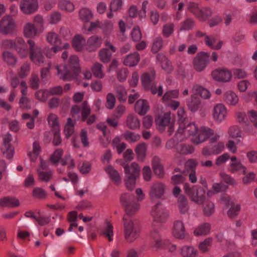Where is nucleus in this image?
Here are the masks:
<instances>
[{
  "label": "nucleus",
  "instance_id": "nucleus-1",
  "mask_svg": "<svg viewBox=\"0 0 257 257\" xmlns=\"http://www.w3.org/2000/svg\"><path fill=\"white\" fill-rule=\"evenodd\" d=\"M213 134V130L207 126H203L198 128L194 123H181L177 129L176 137L179 140L184 141L192 136V142L198 145L209 139Z\"/></svg>",
  "mask_w": 257,
  "mask_h": 257
},
{
  "label": "nucleus",
  "instance_id": "nucleus-2",
  "mask_svg": "<svg viewBox=\"0 0 257 257\" xmlns=\"http://www.w3.org/2000/svg\"><path fill=\"white\" fill-rule=\"evenodd\" d=\"M55 68L61 79L71 80L80 71L79 58L77 55H71L68 59L67 66L57 65Z\"/></svg>",
  "mask_w": 257,
  "mask_h": 257
},
{
  "label": "nucleus",
  "instance_id": "nucleus-3",
  "mask_svg": "<svg viewBox=\"0 0 257 257\" xmlns=\"http://www.w3.org/2000/svg\"><path fill=\"white\" fill-rule=\"evenodd\" d=\"M123 228L124 238L127 242H134L139 238L140 230L132 218L124 216Z\"/></svg>",
  "mask_w": 257,
  "mask_h": 257
},
{
  "label": "nucleus",
  "instance_id": "nucleus-4",
  "mask_svg": "<svg viewBox=\"0 0 257 257\" xmlns=\"http://www.w3.org/2000/svg\"><path fill=\"white\" fill-rule=\"evenodd\" d=\"M27 43L29 46L30 59L31 61L36 65H42L45 61V58L42 48L31 39L28 40Z\"/></svg>",
  "mask_w": 257,
  "mask_h": 257
},
{
  "label": "nucleus",
  "instance_id": "nucleus-5",
  "mask_svg": "<svg viewBox=\"0 0 257 257\" xmlns=\"http://www.w3.org/2000/svg\"><path fill=\"white\" fill-rule=\"evenodd\" d=\"M120 202L126 213L124 216H127L128 218H130V215L135 214L140 208V203L132 201V197L128 193H125L121 195Z\"/></svg>",
  "mask_w": 257,
  "mask_h": 257
},
{
  "label": "nucleus",
  "instance_id": "nucleus-6",
  "mask_svg": "<svg viewBox=\"0 0 257 257\" xmlns=\"http://www.w3.org/2000/svg\"><path fill=\"white\" fill-rule=\"evenodd\" d=\"M211 114L214 122L220 123L224 121L227 117V109L223 103H217L212 106Z\"/></svg>",
  "mask_w": 257,
  "mask_h": 257
},
{
  "label": "nucleus",
  "instance_id": "nucleus-7",
  "mask_svg": "<svg viewBox=\"0 0 257 257\" xmlns=\"http://www.w3.org/2000/svg\"><path fill=\"white\" fill-rule=\"evenodd\" d=\"M167 187L165 183L160 181L153 183L150 188L149 195L151 200L162 199L165 196Z\"/></svg>",
  "mask_w": 257,
  "mask_h": 257
},
{
  "label": "nucleus",
  "instance_id": "nucleus-8",
  "mask_svg": "<svg viewBox=\"0 0 257 257\" xmlns=\"http://www.w3.org/2000/svg\"><path fill=\"white\" fill-rule=\"evenodd\" d=\"M209 53L206 52L198 53L193 60V66L195 71L201 72L205 70L209 62Z\"/></svg>",
  "mask_w": 257,
  "mask_h": 257
},
{
  "label": "nucleus",
  "instance_id": "nucleus-9",
  "mask_svg": "<svg viewBox=\"0 0 257 257\" xmlns=\"http://www.w3.org/2000/svg\"><path fill=\"white\" fill-rule=\"evenodd\" d=\"M212 78L219 82H229L232 78L231 71L225 67H219L213 70L211 74Z\"/></svg>",
  "mask_w": 257,
  "mask_h": 257
},
{
  "label": "nucleus",
  "instance_id": "nucleus-10",
  "mask_svg": "<svg viewBox=\"0 0 257 257\" xmlns=\"http://www.w3.org/2000/svg\"><path fill=\"white\" fill-rule=\"evenodd\" d=\"M151 215L154 221L158 223L165 222L168 216V211L160 202L157 203L151 211Z\"/></svg>",
  "mask_w": 257,
  "mask_h": 257
},
{
  "label": "nucleus",
  "instance_id": "nucleus-11",
  "mask_svg": "<svg viewBox=\"0 0 257 257\" xmlns=\"http://www.w3.org/2000/svg\"><path fill=\"white\" fill-rule=\"evenodd\" d=\"M221 202L228 208L227 211L228 217L233 218L238 215L241 208L239 204L235 203L230 196L227 195L222 197Z\"/></svg>",
  "mask_w": 257,
  "mask_h": 257
},
{
  "label": "nucleus",
  "instance_id": "nucleus-12",
  "mask_svg": "<svg viewBox=\"0 0 257 257\" xmlns=\"http://www.w3.org/2000/svg\"><path fill=\"white\" fill-rule=\"evenodd\" d=\"M16 27L14 19L10 15H6L0 20V32L3 35L12 34Z\"/></svg>",
  "mask_w": 257,
  "mask_h": 257
},
{
  "label": "nucleus",
  "instance_id": "nucleus-13",
  "mask_svg": "<svg viewBox=\"0 0 257 257\" xmlns=\"http://www.w3.org/2000/svg\"><path fill=\"white\" fill-rule=\"evenodd\" d=\"M158 129L161 131H164L166 126L169 127V135H172L174 131V124L171 122V113L167 112L163 115L159 117L156 120Z\"/></svg>",
  "mask_w": 257,
  "mask_h": 257
},
{
  "label": "nucleus",
  "instance_id": "nucleus-14",
  "mask_svg": "<svg viewBox=\"0 0 257 257\" xmlns=\"http://www.w3.org/2000/svg\"><path fill=\"white\" fill-rule=\"evenodd\" d=\"M38 8L37 0H22L20 4L21 11L25 15H31L35 13Z\"/></svg>",
  "mask_w": 257,
  "mask_h": 257
},
{
  "label": "nucleus",
  "instance_id": "nucleus-15",
  "mask_svg": "<svg viewBox=\"0 0 257 257\" xmlns=\"http://www.w3.org/2000/svg\"><path fill=\"white\" fill-rule=\"evenodd\" d=\"M185 191L187 193L191 200L197 204H202L204 201V196L203 194H201V189H197L194 187L191 189L187 184L185 185Z\"/></svg>",
  "mask_w": 257,
  "mask_h": 257
},
{
  "label": "nucleus",
  "instance_id": "nucleus-16",
  "mask_svg": "<svg viewBox=\"0 0 257 257\" xmlns=\"http://www.w3.org/2000/svg\"><path fill=\"white\" fill-rule=\"evenodd\" d=\"M43 29H39L37 26L31 22L25 24L23 27L24 36L27 38H34L43 33Z\"/></svg>",
  "mask_w": 257,
  "mask_h": 257
},
{
  "label": "nucleus",
  "instance_id": "nucleus-17",
  "mask_svg": "<svg viewBox=\"0 0 257 257\" xmlns=\"http://www.w3.org/2000/svg\"><path fill=\"white\" fill-rule=\"evenodd\" d=\"M102 42L101 37L96 35L92 36L86 41V50L95 51L101 46Z\"/></svg>",
  "mask_w": 257,
  "mask_h": 257
},
{
  "label": "nucleus",
  "instance_id": "nucleus-18",
  "mask_svg": "<svg viewBox=\"0 0 257 257\" xmlns=\"http://www.w3.org/2000/svg\"><path fill=\"white\" fill-rule=\"evenodd\" d=\"M151 236L153 240V247L157 249L165 247L169 243V240L162 239L160 233L156 230H154L151 232Z\"/></svg>",
  "mask_w": 257,
  "mask_h": 257
},
{
  "label": "nucleus",
  "instance_id": "nucleus-19",
  "mask_svg": "<svg viewBox=\"0 0 257 257\" xmlns=\"http://www.w3.org/2000/svg\"><path fill=\"white\" fill-rule=\"evenodd\" d=\"M173 236L178 239H183L186 236V230L184 223L180 220L174 222L172 230Z\"/></svg>",
  "mask_w": 257,
  "mask_h": 257
},
{
  "label": "nucleus",
  "instance_id": "nucleus-20",
  "mask_svg": "<svg viewBox=\"0 0 257 257\" xmlns=\"http://www.w3.org/2000/svg\"><path fill=\"white\" fill-rule=\"evenodd\" d=\"M122 166L124 169L125 176L135 177L136 178L139 176L141 168L137 163L134 162L129 166L125 163H122Z\"/></svg>",
  "mask_w": 257,
  "mask_h": 257
},
{
  "label": "nucleus",
  "instance_id": "nucleus-21",
  "mask_svg": "<svg viewBox=\"0 0 257 257\" xmlns=\"http://www.w3.org/2000/svg\"><path fill=\"white\" fill-rule=\"evenodd\" d=\"M204 41L206 45L213 50H220L224 45L223 41L217 40L212 36L205 35Z\"/></svg>",
  "mask_w": 257,
  "mask_h": 257
},
{
  "label": "nucleus",
  "instance_id": "nucleus-22",
  "mask_svg": "<svg viewBox=\"0 0 257 257\" xmlns=\"http://www.w3.org/2000/svg\"><path fill=\"white\" fill-rule=\"evenodd\" d=\"M86 41L84 37L80 35H76L72 40V46L77 52L86 50Z\"/></svg>",
  "mask_w": 257,
  "mask_h": 257
},
{
  "label": "nucleus",
  "instance_id": "nucleus-23",
  "mask_svg": "<svg viewBox=\"0 0 257 257\" xmlns=\"http://www.w3.org/2000/svg\"><path fill=\"white\" fill-rule=\"evenodd\" d=\"M16 42L17 45L16 50L19 57L22 58H26L28 56L29 51L25 41L22 37H18L16 38Z\"/></svg>",
  "mask_w": 257,
  "mask_h": 257
},
{
  "label": "nucleus",
  "instance_id": "nucleus-24",
  "mask_svg": "<svg viewBox=\"0 0 257 257\" xmlns=\"http://www.w3.org/2000/svg\"><path fill=\"white\" fill-rule=\"evenodd\" d=\"M157 63L161 66L162 68L167 73L172 72L173 67L171 62L163 54L159 53L157 56Z\"/></svg>",
  "mask_w": 257,
  "mask_h": 257
},
{
  "label": "nucleus",
  "instance_id": "nucleus-25",
  "mask_svg": "<svg viewBox=\"0 0 257 257\" xmlns=\"http://www.w3.org/2000/svg\"><path fill=\"white\" fill-rule=\"evenodd\" d=\"M223 100L229 105L235 106L239 101L237 94L232 90L226 91L223 94Z\"/></svg>",
  "mask_w": 257,
  "mask_h": 257
},
{
  "label": "nucleus",
  "instance_id": "nucleus-26",
  "mask_svg": "<svg viewBox=\"0 0 257 257\" xmlns=\"http://www.w3.org/2000/svg\"><path fill=\"white\" fill-rule=\"evenodd\" d=\"M140 60V55L138 52L130 54L124 57L122 60L123 64L128 67L136 66Z\"/></svg>",
  "mask_w": 257,
  "mask_h": 257
},
{
  "label": "nucleus",
  "instance_id": "nucleus-27",
  "mask_svg": "<svg viewBox=\"0 0 257 257\" xmlns=\"http://www.w3.org/2000/svg\"><path fill=\"white\" fill-rule=\"evenodd\" d=\"M149 108L148 102L143 99L138 100L135 105L136 112L141 115L145 114L149 111Z\"/></svg>",
  "mask_w": 257,
  "mask_h": 257
},
{
  "label": "nucleus",
  "instance_id": "nucleus-28",
  "mask_svg": "<svg viewBox=\"0 0 257 257\" xmlns=\"http://www.w3.org/2000/svg\"><path fill=\"white\" fill-rule=\"evenodd\" d=\"M19 205V200L15 197L7 196L0 199V205L4 207L15 208Z\"/></svg>",
  "mask_w": 257,
  "mask_h": 257
},
{
  "label": "nucleus",
  "instance_id": "nucleus-29",
  "mask_svg": "<svg viewBox=\"0 0 257 257\" xmlns=\"http://www.w3.org/2000/svg\"><path fill=\"white\" fill-rule=\"evenodd\" d=\"M228 170L231 173H238L240 174H245L247 172V168L241 163V161L230 163L228 166Z\"/></svg>",
  "mask_w": 257,
  "mask_h": 257
},
{
  "label": "nucleus",
  "instance_id": "nucleus-30",
  "mask_svg": "<svg viewBox=\"0 0 257 257\" xmlns=\"http://www.w3.org/2000/svg\"><path fill=\"white\" fill-rule=\"evenodd\" d=\"M126 126L130 129L136 130L140 127V121L138 117L134 114H129L125 120Z\"/></svg>",
  "mask_w": 257,
  "mask_h": 257
},
{
  "label": "nucleus",
  "instance_id": "nucleus-31",
  "mask_svg": "<svg viewBox=\"0 0 257 257\" xmlns=\"http://www.w3.org/2000/svg\"><path fill=\"white\" fill-rule=\"evenodd\" d=\"M155 78V73L151 71L149 73H144L141 76V82L145 89H149L152 85V83Z\"/></svg>",
  "mask_w": 257,
  "mask_h": 257
},
{
  "label": "nucleus",
  "instance_id": "nucleus-32",
  "mask_svg": "<svg viewBox=\"0 0 257 257\" xmlns=\"http://www.w3.org/2000/svg\"><path fill=\"white\" fill-rule=\"evenodd\" d=\"M105 171L114 184L117 185L120 183L121 179L119 173L111 166L106 167Z\"/></svg>",
  "mask_w": 257,
  "mask_h": 257
},
{
  "label": "nucleus",
  "instance_id": "nucleus-33",
  "mask_svg": "<svg viewBox=\"0 0 257 257\" xmlns=\"http://www.w3.org/2000/svg\"><path fill=\"white\" fill-rule=\"evenodd\" d=\"M2 58L4 62L9 66H14L18 62L17 57L9 51H5L2 53Z\"/></svg>",
  "mask_w": 257,
  "mask_h": 257
},
{
  "label": "nucleus",
  "instance_id": "nucleus-34",
  "mask_svg": "<svg viewBox=\"0 0 257 257\" xmlns=\"http://www.w3.org/2000/svg\"><path fill=\"white\" fill-rule=\"evenodd\" d=\"M197 249L192 246L185 245L180 249V254L182 257H197Z\"/></svg>",
  "mask_w": 257,
  "mask_h": 257
},
{
  "label": "nucleus",
  "instance_id": "nucleus-35",
  "mask_svg": "<svg viewBox=\"0 0 257 257\" xmlns=\"http://www.w3.org/2000/svg\"><path fill=\"white\" fill-rule=\"evenodd\" d=\"M102 64L99 62H95L91 67V70L93 75L97 78L102 79L104 77Z\"/></svg>",
  "mask_w": 257,
  "mask_h": 257
},
{
  "label": "nucleus",
  "instance_id": "nucleus-36",
  "mask_svg": "<svg viewBox=\"0 0 257 257\" xmlns=\"http://www.w3.org/2000/svg\"><path fill=\"white\" fill-rule=\"evenodd\" d=\"M189 109L192 112L196 111L199 108L200 99L195 95H192L187 101Z\"/></svg>",
  "mask_w": 257,
  "mask_h": 257
},
{
  "label": "nucleus",
  "instance_id": "nucleus-37",
  "mask_svg": "<svg viewBox=\"0 0 257 257\" xmlns=\"http://www.w3.org/2000/svg\"><path fill=\"white\" fill-rule=\"evenodd\" d=\"M45 38L48 43L52 45H55L61 42V38L58 34L53 31L47 32L45 35Z\"/></svg>",
  "mask_w": 257,
  "mask_h": 257
},
{
  "label": "nucleus",
  "instance_id": "nucleus-38",
  "mask_svg": "<svg viewBox=\"0 0 257 257\" xmlns=\"http://www.w3.org/2000/svg\"><path fill=\"white\" fill-rule=\"evenodd\" d=\"M210 225L208 223L201 224L198 226L194 231V234L196 236L205 235L209 233Z\"/></svg>",
  "mask_w": 257,
  "mask_h": 257
},
{
  "label": "nucleus",
  "instance_id": "nucleus-39",
  "mask_svg": "<svg viewBox=\"0 0 257 257\" xmlns=\"http://www.w3.org/2000/svg\"><path fill=\"white\" fill-rule=\"evenodd\" d=\"M102 234L107 238L109 241H112L113 236V226L110 222H106L105 223L102 230Z\"/></svg>",
  "mask_w": 257,
  "mask_h": 257
},
{
  "label": "nucleus",
  "instance_id": "nucleus-40",
  "mask_svg": "<svg viewBox=\"0 0 257 257\" xmlns=\"http://www.w3.org/2000/svg\"><path fill=\"white\" fill-rule=\"evenodd\" d=\"M58 8L63 11L72 12L74 10V4L69 0H61L58 4Z\"/></svg>",
  "mask_w": 257,
  "mask_h": 257
},
{
  "label": "nucleus",
  "instance_id": "nucleus-41",
  "mask_svg": "<svg viewBox=\"0 0 257 257\" xmlns=\"http://www.w3.org/2000/svg\"><path fill=\"white\" fill-rule=\"evenodd\" d=\"M193 90L204 99H208L211 97L210 92L206 88L199 85H195L192 88Z\"/></svg>",
  "mask_w": 257,
  "mask_h": 257
},
{
  "label": "nucleus",
  "instance_id": "nucleus-42",
  "mask_svg": "<svg viewBox=\"0 0 257 257\" xmlns=\"http://www.w3.org/2000/svg\"><path fill=\"white\" fill-rule=\"evenodd\" d=\"M93 16L91 11L88 8H83L79 11V18L84 23L89 22L93 18Z\"/></svg>",
  "mask_w": 257,
  "mask_h": 257
},
{
  "label": "nucleus",
  "instance_id": "nucleus-43",
  "mask_svg": "<svg viewBox=\"0 0 257 257\" xmlns=\"http://www.w3.org/2000/svg\"><path fill=\"white\" fill-rule=\"evenodd\" d=\"M194 147L192 145L185 144H180L176 148L177 152L183 155L192 154L194 152Z\"/></svg>",
  "mask_w": 257,
  "mask_h": 257
},
{
  "label": "nucleus",
  "instance_id": "nucleus-44",
  "mask_svg": "<svg viewBox=\"0 0 257 257\" xmlns=\"http://www.w3.org/2000/svg\"><path fill=\"white\" fill-rule=\"evenodd\" d=\"M38 179L43 182H49L53 176V172L50 170H41L37 169Z\"/></svg>",
  "mask_w": 257,
  "mask_h": 257
},
{
  "label": "nucleus",
  "instance_id": "nucleus-45",
  "mask_svg": "<svg viewBox=\"0 0 257 257\" xmlns=\"http://www.w3.org/2000/svg\"><path fill=\"white\" fill-rule=\"evenodd\" d=\"M147 147L145 143H141L136 147L135 152L138 159L143 161L146 156Z\"/></svg>",
  "mask_w": 257,
  "mask_h": 257
},
{
  "label": "nucleus",
  "instance_id": "nucleus-46",
  "mask_svg": "<svg viewBox=\"0 0 257 257\" xmlns=\"http://www.w3.org/2000/svg\"><path fill=\"white\" fill-rule=\"evenodd\" d=\"M177 203L179 209L182 213H185L188 211V201L184 195H181L178 197Z\"/></svg>",
  "mask_w": 257,
  "mask_h": 257
},
{
  "label": "nucleus",
  "instance_id": "nucleus-47",
  "mask_svg": "<svg viewBox=\"0 0 257 257\" xmlns=\"http://www.w3.org/2000/svg\"><path fill=\"white\" fill-rule=\"evenodd\" d=\"M41 151V147L39 144L37 142H34L33 145V150L29 154L30 159L32 162H34L37 160Z\"/></svg>",
  "mask_w": 257,
  "mask_h": 257
},
{
  "label": "nucleus",
  "instance_id": "nucleus-48",
  "mask_svg": "<svg viewBox=\"0 0 257 257\" xmlns=\"http://www.w3.org/2000/svg\"><path fill=\"white\" fill-rule=\"evenodd\" d=\"M115 92L118 99L120 101H125L127 98V91L122 85H118L115 89Z\"/></svg>",
  "mask_w": 257,
  "mask_h": 257
},
{
  "label": "nucleus",
  "instance_id": "nucleus-49",
  "mask_svg": "<svg viewBox=\"0 0 257 257\" xmlns=\"http://www.w3.org/2000/svg\"><path fill=\"white\" fill-rule=\"evenodd\" d=\"M111 56V53L107 48L101 49L98 53L99 60L103 63H108L110 61Z\"/></svg>",
  "mask_w": 257,
  "mask_h": 257
},
{
  "label": "nucleus",
  "instance_id": "nucleus-50",
  "mask_svg": "<svg viewBox=\"0 0 257 257\" xmlns=\"http://www.w3.org/2000/svg\"><path fill=\"white\" fill-rule=\"evenodd\" d=\"M47 120L48 124L54 131H59L58 118L56 114L50 113L48 115Z\"/></svg>",
  "mask_w": 257,
  "mask_h": 257
},
{
  "label": "nucleus",
  "instance_id": "nucleus-51",
  "mask_svg": "<svg viewBox=\"0 0 257 257\" xmlns=\"http://www.w3.org/2000/svg\"><path fill=\"white\" fill-rule=\"evenodd\" d=\"M152 165L155 174L159 178L163 177L164 174V171L160 161L158 159L154 160L153 162Z\"/></svg>",
  "mask_w": 257,
  "mask_h": 257
},
{
  "label": "nucleus",
  "instance_id": "nucleus-52",
  "mask_svg": "<svg viewBox=\"0 0 257 257\" xmlns=\"http://www.w3.org/2000/svg\"><path fill=\"white\" fill-rule=\"evenodd\" d=\"M228 134L230 138L236 139L242 137V131L238 126L233 125L229 128Z\"/></svg>",
  "mask_w": 257,
  "mask_h": 257
},
{
  "label": "nucleus",
  "instance_id": "nucleus-53",
  "mask_svg": "<svg viewBox=\"0 0 257 257\" xmlns=\"http://www.w3.org/2000/svg\"><path fill=\"white\" fill-rule=\"evenodd\" d=\"M194 26V21L192 18H187L180 23L179 31H186L192 29Z\"/></svg>",
  "mask_w": 257,
  "mask_h": 257
},
{
  "label": "nucleus",
  "instance_id": "nucleus-54",
  "mask_svg": "<svg viewBox=\"0 0 257 257\" xmlns=\"http://www.w3.org/2000/svg\"><path fill=\"white\" fill-rule=\"evenodd\" d=\"M2 152L4 157L8 160H11L15 154V149L13 146H2Z\"/></svg>",
  "mask_w": 257,
  "mask_h": 257
},
{
  "label": "nucleus",
  "instance_id": "nucleus-55",
  "mask_svg": "<svg viewBox=\"0 0 257 257\" xmlns=\"http://www.w3.org/2000/svg\"><path fill=\"white\" fill-rule=\"evenodd\" d=\"M212 11L210 8H204L200 9L197 15V18L200 21H204L207 20L211 15Z\"/></svg>",
  "mask_w": 257,
  "mask_h": 257
},
{
  "label": "nucleus",
  "instance_id": "nucleus-56",
  "mask_svg": "<svg viewBox=\"0 0 257 257\" xmlns=\"http://www.w3.org/2000/svg\"><path fill=\"white\" fill-rule=\"evenodd\" d=\"M203 211L206 216H211L215 211V206L213 202L208 201L203 205Z\"/></svg>",
  "mask_w": 257,
  "mask_h": 257
},
{
  "label": "nucleus",
  "instance_id": "nucleus-57",
  "mask_svg": "<svg viewBox=\"0 0 257 257\" xmlns=\"http://www.w3.org/2000/svg\"><path fill=\"white\" fill-rule=\"evenodd\" d=\"M60 51L61 49L60 46L55 45L51 48L49 47H46L44 50V52L45 55L48 58H52L57 53Z\"/></svg>",
  "mask_w": 257,
  "mask_h": 257
},
{
  "label": "nucleus",
  "instance_id": "nucleus-58",
  "mask_svg": "<svg viewBox=\"0 0 257 257\" xmlns=\"http://www.w3.org/2000/svg\"><path fill=\"white\" fill-rule=\"evenodd\" d=\"M212 241V239L211 238H207L200 242L198 245V248L200 250L203 252L208 251L211 246Z\"/></svg>",
  "mask_w": 257,
  "mask_h": 257
},
{
  "label": "nucleus",
  "instance_id": "nucleus-59",
  "mask_svg": "<svg viewBox=\"0 0 257 257\" xmlns=\"http://www.w3.org/2000/svg\"><path fill=\"white\" fill-rule=\"evenodd\" d=\"M61 14L55 11L48 16L47 20L51 24H56L61 21Z\"/></svg>",
  "mask_w": 257,
  "mask_h": 257
},
{
  "label": "nucleus",
  "instance_id": "nucleus-60",
  "mask_svg": "<svg viewBox=\"0 0 257 257\" xmlns=\"http://www.w3.org/2000/svg\"><path fill=\"white\" fill-rule=\"evenodd\" d=\"M74 123L71 118H68V122L64 127V134L67 138H69L74 132Z\"/></svg>",
  "mask_w": 257,
  "mask_h": 257
},
{
  "label": "nucleus",
  "instance_id": "nucleus-61",
  "mask_svg": "<svg viewBox=\"0 0 257 257\" xmlns=\"http://www.w3.org/2000/svg\"><path fill=\"white\" fill-rule=\"evenodd\" d=\"M122 136L126 141L131 143H134L138 141L140 138L139 135L130 131H126L122 135Z\"/></svg>",
  "mask_w": 257,
  "mask_h": 257
},
{
  "label": "nucleus",
  "instance_id": "nucleus-62",
  "mask_svg": "<svg viewBox=\"0 0 257 257\" xmlns=\"http://www.w3.org/2000/svg\"><path fill=\"white\" fill-rule=\"evenodd\" d=\"M35 95V97L39 100L45 102L49 96V93L47 90L42 89L36 91Z\"/></svg>",
  "mask_w": 257,
  "mask_h": 257
},
{
  "label": "nucleus",
  "instance_id": "nucleus-63",
  "mask_svg": "<svg viewBox=\"0 0 257 257\" xmlns=\"http://www.w3.org/2000/svg\"><path fill=\"white\" fill-rule=\"evenodd\" d=\"M244 176L242 178V182L243 184H249L255 181L256 174L254 172L251 171L248 173L246 172Z\"/></svg>",
  "mask_w": 257,
  "mask_h": 257
},
{
  "label": "nucleus",
  "instance_id": "nucleus-64",
  "mask_svg": "<svg viewBox=\"0 0 257 257\" xmlns=\"http://www.w3.org/2000/svg\"><path fill=\"white\" fill-rule=\"evenodd\" d=\"M60 163L62 166H67L68 169H73L75 166L74 161L70 154L67 155L64 159H62Z\"/></svg>",
  "mask_w": 257,
  "mask_h": 257
}]
</instances>
